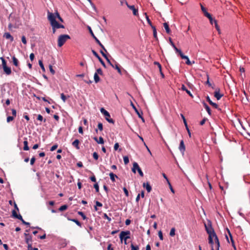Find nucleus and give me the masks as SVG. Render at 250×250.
<instances>
[{
	"label": "nucleus",
	"instance_id": "37",
	"mask_svg": "<svg viewBox=\"0 0 250 250\" xmlns=\"http://www.w3.org/2000/svg\"><path fill=\"white\" fill-rule=\"evenodd\" d=\"M175 229L174 228H172L171 229L169 235L170 236H174L175 234Z\"/></svg>",
	"mask_w": 250,
	"mask_h": 250
},
{
	"label": "nucleus",
	"instance_id": "17",
	"mask_svg": "<svg viewBox=\"0 0 250 250\" xmlns=\"http://www.w3.org/2000/svg\"><path fill=\"white\" fill-rule=\"evenodd\" d=\"M127 7L128 8L132 10L134 15L136 16L138 14V10L135 8L134 5H127Z\"/></svg>",
	"mask_w": 250,
	"mask_h": 250
},
{
	"label": "nucleus",
	"instance_id": "23",
	"mask_svg": "<svg viewBox=\"0 0 250 250\" xmlns=\"http://www.w3.org/2000/svg\"><path fill=\"white\" fill-rule=\"evenodd\" d=\"M109 175L110 176V180L112 182H114L115 181V178H118V177L116 174H114L113 172H110L109 174Z\"/></svg>",
	"mask_w": 250,
	"mask_h": 250
},
{
	"label": "nucleus",
	"instance_id": "60",
	"mask_svg": "<svg viewBox=\"0 0 250 250\" xmlns=\"http://www.w3.org/2000/svg\"><path fill=\"white\" fill-rule=\"evenodd\" d=\"M120 3L122 5H124V4H126L127 6L128 5L126 0H120Z\"/></svg>",
	"mask_w": 250,
	"mask_h": 250
},
{
	"label": "nucleus",
	"instance_id": "51",
	"mask_svg": "<svg viewBox=\"0 0 250 250\" xmlns=\"http://www.w3.org/2000/svg\"><path fill=\"white\" fill-rule=\"evenodd\" d=\"M93 157L94 158V159L95 160H98V158H99V155H98V154L96 152H94L93 153Z\"/></svg>",
	"mask_w": 250,
	"mask_h": 250
},
{
	"label": "nucleus",
	"instance_id": "40",
	"mask_svg": "<svg viewBox=\"0 0 250 250\" xmlns=\"http://www.w3.org/2000/svg\"><path fill=\"white\" fill-rule=\"evenodd\" d=\"M123 160H124V163L125 165L129 163V158L126 156H125L123 157Z\"/></svg>",
	"mask_w": 250,
	"mask_h": 250
},
{
	"label": "nucleus",
	"instance_id": "14",
	"mask_svg": "<svg viewBox=\"0 0 250 250\" xmlns=\"http://www.w3.org/2000/svg\"><path fill=\"white\" fill-rule=\"evenodd\" d=\"M24 235L25 236V241L26 243L28 244H31L30 243L32 242V237L29 234L27 233H24Z\"/></svg>",
	"mask_w": 250,
	"mask_h": 250
},
{
	"label": "nucleus",
	"instance_id": "53",
	"mask_svg": "<svg viewBox=\"0 0 250 250\" xmlns=\"http://www.w3.org/2000/svg\"><path fill=\"white\" fill-rule=\"evenodd\" d=\"M107 61V62L112 67H114V66L113 65V64L109 60V59H108V58L107 57V56H106V57L104 58Z\"/></svg>",
	"mask_w": 250,
	"mask_h": 250
},
{
	"label": "nucleus",
	"instance_id": "36",
	"mask_svg": "<svg viewBox=\"0 0 250 250\" xmlns=\"http://www.w3.org/2000/svg\"><path fill=\"white\" fill-rule=\"evenodd\" d=\"M208 243L209 244L211 245V249L213 248V246H215V242L213 241V239H212L211 238V237L210 238H208Z\"/></svg>",
	"mask_w": 250,
	"mask_h": 250
},
{
	"label": "nucleus",
	"instance_id": "25",
	"mask_svg": "<svg viewBox=\"0 0 250 250\" xmlns=\"http://www.w3.org/2000/svg\"><path fill=\"white\" fill-rule=\"evenodd\" d=\"M53 25H54V26L57 29L64 28V26L63 25L59 23L57 21H55V22L53 24Z\"/></svg>",
	"mask_w": 250,
	"mask_h": 250
},
{
	"label": "nucleus",
	"instance_id": "62",
	"mask_svg": "<svg viewBox=\"0 0 250 250\" xmlns=\"http://www.w3.org/2000/svg\"><path fill=\"white\" fill-rule=\"evenodd\" d=\"M214 26L216 30L218 31L219 33H220V30L219 27V25L217 24V22H215V24H214Z\"/></svg>",
	"mask_w": 250,
	"mask_h": 250
},
{
	"label": "nucleus",
	"instance_id": "22",
	"mask_svg": "<svg viewBox=\"0 0 250 250\" xmlns=\"http://www.w3.org/2000/svg\"><path fill=\"white\" fill-rule=\"evenodd\" d=\"M79 140L78 139H76L74 142H73L72 144L74 147H76L77 149H79Z\"/></svg>",
	"mask_w": 250,
	"mask_h": 250
},
{
	"label": "nucleus",
	"instance_id": "7",
	"mask_svg": "<svg viewBox=\"0 0 250 250\" xmlns=\"http://www.w3.org/2000/svg\"><path fill=\"white\" fill-rule=\"evenodd\" d=\"M137 170L140 175L142 177L144 176V174L141 169L139 167L138 164L136 162H134L133 164V167L132 168V171L134 173H136V170Z\"/></svg>",
	"mask_w": 250,
	"mask_h": 250
},
{
	"label": "nucleus",
	"instance_id": "63",
	"mask_svg": "<svg viewBox=\"0 0 250 250\" xmlns=\"http://www.w3.org/2000/svg\"><path fill=\"white\" fill-rule=\"evenodd\" d=\"M36 159L34 157H33L31 160H30V164L31 165H33L35 162Z\"/></svg>",
	"mask_w": 250,
	"mask_h": 250
},
{
	"label": "nucleus",
	"instance_id": "24",
	"mask_svg": "<svg viewBox=\"0 0 250 250\" xmlns=\"http://www.w3.org/2000/svg\"><path fill=\"white\" fill-rule=\"evenodd\" d=\"M94 140L97 142V143L100 144H103L104 143V140L102 137H100L99 138V140L98 138L95 137L94 138Z\"/></svg>",
	"mask_w": 250,
	"mask_h": 250
},
{
	"label": "nucleus",
	"instance_id": "31",
	"mask_svg": "<svg viewBox=\"0 0 250 250\" xmlns=\"http://www.w3.org/2000/svg\"><path fill=\"white\" fill-rule=\"evenodd\" d=\"M12 60H13V64L16 66H18L19 61H18V59L15 56H13Z\"/></svg>",
	"mask_w": 250,
	"mask_h": 250
},
{
	"label": "nucleus",
	"instance_id": "16",
	"mask_svg": "<svg viewBox=\"0 0 250 250\" xmlns=\"http://www.w3.org/2000/svg\"><path fill=\"white\" fill-rule=\"evenodd\" d=\"M214 96L217 100H219L223 97V94H221L219 92V90H218L214 92Z\"/></svg>",
	"mask_w": 250,
	"mask_h": 250
},
{
	"label": "nucleus",
	"instance_id": "27",
	"mask_svg": "<svg viewBox=\"0 0 250 250\" xmlns=\"http://www.w3.org/2000/svg\"><path fill=\"white\" fill-rule=\"evenodd\" d=\"M164 27L166 31V32L168 34H169L170 32V30L169 28V26L167 23L165 22L164 23Z\"/></svg>",
	"mask_w": 250,
	"mask_h": 250
},
{
	"label": "nucleus",
	"instance_id": "29",
	"mask_svg": "<svg viewBox=\"0 0 250 250\" xmlns=\"http://www.w3.org/2000/svg\"><path fill=\"white\" fill-rule=\"evenodd\" d=\"M23 145H24L23 149L24 150H28L29 148V147L28 146V142H27V140L24 141Z\"/></svg>",
	"mask_w": 250,
	"mask_h": 250
},
{
	"label": "nucleus",
	"instance_id": "20",
	"mask_svg": "<svg viewBox=\"0 0 250 250\" xmlns=\"http://www.w3.org/2000/svg\"><path fill=\"white\" fill-rule=\"evenodd\" d=\"M207 101L209 103V104L211 105H212L214 108H218V105L215 103H213L211 101L209 96L207 97Z\"/></svg>",
	"mask_w": 250,
	"mask_h": 250
},
{
	"label": "nucleus",
	"instance_id": "5",
	"mask_svg": "<svg viewBox=\"0 0 250 250\" xmlns=\"http://www.w3.org/2000/svg\"><path fill=\"white\" fill-rule=\"evenodd\" d=\"M130 232L129 230L122 231L120 232L119 237L122 242L124 240H127L130 238Z\"/></svg>",
	"mask_w": 250,
	"mask_h": 250
},
{
	"label": "nucleus",
	"instance_id": "28",
	"mask_svg": "<svg viewBox=\"0 0 250 250\" xmlns=\"http://www.w3.org/2000/svg\"><path fill=\"white\" fill-rule=\"evenodd\" d=\"M207 18L209 20L211 24L213 25V24H215V22H217L216 20L213 19L211 15H210V17H208Z\"/></svg>",
	"mask_w": 250,
	"mask_h": 250
},
{
	"label": "nucleus",
	"instance_id": "12",
	"mask_svg": "<svg viewBox=\"0 0 250 250\" xmlns=\"http://www.w3.org/2000/svg\"><path fill=\"white\" fill-rule=\"evenodd\" d=\"M169 43H170V45L173 47V48L175 50V52L176 53H178L179 54H180L182 52L181 50L180 49H178V48H177V47L175 46L174 43L173 42L170 38H169Z\"/></svg>",
	"mask_w": 250,
	"mask_h": 250
},
{
	"label": "nucleus",
	"instance_id": "47",
	"mask_svg": "<svg viewBox=\"0 0 250 250\" xmlns=\"http://www.w3.org/2000/svg\"><path fill=\"white\" fill-rule=\"evenodd\" d=\"M56 17L60 21H63L61 17L58 12L55 13Z\"/></svg>",
	"mask_w": 250,
	"mask_h": 250
},
{
	"label": "nucleus",
	"instance_id": "61",
	"mask_svg": "<svg viewBox=\"0 0 250 250\" xmlns=\"http://www.w3.org/2000/svg\"><path fill=\"white\" fill-rule=\"evenodd\" d=\"M154 64L157 65V66H158L160 71H161L162 67H161L160 63L157 62H154Z\"/></svg>",
	"mask_w": 250,
	"mask_h": 250
},
{
	"label": "nucleus",
	"instance_id": "33",
	"mask_svg": "<svg viewBox=\"0 0 250 250\" xmlns=\"http://www.w3.org/2000/svg\"><path fill=\"white\" fill-rule=\"evenodd\" d=\"M70 220L71 221H72V222L75 223L80 227H82V224L77 219H70Z\"/></svg>",
	"mask_w": 250,
	"mask_h": 250
},
{
	"label": "nucleus",
	"instance_id": "58",
	"mask_svg": "<svg viewBox=\"0 0 250 250\" xmlns=\"http://www.w3.org/2000/svg\"><path fill=\"white\" fill-rule=\"evenodd\" d=\"M158 235H159V237L160 240H163V236L162 232L161 230H160L158 232Z\"/></svg>",
	"mask_w": 250,
	"mask_h": 250
},
{
	"label": "nucleus",
	"instance_id": "64",
	"mask_svg": "<svg viewBox=\"0 0 250 250\" xmlns=\"http://www.w3.org/2000/svg\"><path fill=\"white\" fill-rule=\"evenodd\" d=\"M119 147V145L118 143H116L114 145V149L115 150H118V148Z\"/></svg>",
	"mask_w": 250,
	"mask_h": 250
},
{
	"label": "nucleus",
	"instance_id": "8",
	"mask_svg": "<svg viewBox=\"0 0 250 250\" xmlns=\"http://www.w3.org/2000/svg\"><path fill=\"white\" fill-rule=\"evenodd\" d=\"M47 18L51 25H53L56 21L55 13H52L49 11L47 12Z\"/></svg>",
	"mask_w": 250,
	"mask_h": 250
},
{
	"label": "nucleus",
	"instance_id": "19",
	"mask_svg": "<svg viewBox=\"0 0 250 250\" xmlns=\"http://www.w3.org/2000/svg\"><path fill=\"white\" fill-rule=\"evenodd\" d=\"M181 89L183 91H185L187 92V93L189 96H190L191 97H193V95L192 94H191V93L190 92V91L189 90H188L187 88L185 86V85L184 84H182V87H181Z\"/></svg>",
	"mask_w": 250,
	"mask_h": 250
},
{
	"label": "nucleus",
	"instance_id": "56",
	"mask_svg": "<svg viewBox=\"0 0 250 250\" xmlns=\"http://www.w3.org/2000/svg\"><path fill=\"white\" fill-rule=\"evenodd\" d=\"M123 190L125 192V194L126 197H128L129 196V193L127 190V189L125 188H123Z\"/></svg>",
	"mask_w": 250,
	"mask_h": 250
},
{
	"label": "nucleus",
	"instance_id": "41",
	"mask_svg": "<svg viewBox=\"0 0 250 250\" xmlns=\"http://www.w3.org/2000/svg\"><path fill=\"white\" fill-rule=\"evenodd\" d=\"M103 218L105 219H107L108 221V222H110L111 221V218L108 217L107 214L106 213H104L103 215Z\"/></svg>",
	"mask_w": 250,
	"mask_h": 250
},
{
	"label": "nucleus",
	"instance_id": "21",
	"mask_svg": "<svg viewBox=\"0 0 250 250\" xmlns=\"http://www.w3.org/2000/svg\"><path fill=\"white\" fill-rule=\"evenodd\" d=\"M201 10H202V12H203L204 15L207 17H210V15H211L207 12L206 8L204 7L202 4H201Z\"/></svg>",
	"mask_w": 250,
	"mask_h": 250
},
{
	"label": "nucleus",
	"instance_id": "35",
	"mask_svg": "<svg viewBox=\"0 0 250 250\" xmlns=\"http://www.w3.org/2000/svg\"><path fill=\"white\" fill-rule=\"evenodd\" d=\"M228 232L229 233V235L230 236V240H231V244H232V246L233 247L234 249L235 250H236V247L235 246V245H234V240H233V238H232V235L229 231V230H228Z\"/></svg>",
	"mask_w": 250,
	"mask_h": 250
},
{
	"label": "nucleus",
	"instance_id": "46",
	"mask_svg": "<svg viewBox=\"0 0 250 250\" xmlns=\"http://www.w3.org/2000/svg\"><path fill=\"white\" fill-rule=\"evenodd\" d=\"M115 68L117 71H118V72L119 73H120V74H121V70L120 69V68L119 67V66H118V64H116L115 65V66L114 67Z\"/></svg>",
	"mask_w": 250,
	"mask_h": 250
},
{
	"label": "nucleus",
	"instance_id": "18",
	"mask_svg": "<svg viewBox=\"0 0 250 250\" xmlns=\"http://www.w3.org/2000/svg\"><path fill=\"white\" fill-rule=\"evenodd\" d=\"M143 187L146 188L148 192H150L152 189L151 186L148 182L144 183L143 184Z\"/></svg>",
	"mask_w": 250,
	"mask_h": 250
},
{
	"label": "nucleus",
	"instance_id": "15",
	"mask_svg": "<svg viewBox=\"0 0 250 250\" xmlns=\"http://www.w3.org/2000/svg\"><path fill=\"white\" fill-rule=\"evenodd\" d=\"M3 37L6 39L9 40L10 42H12L14 41V38L11 35L10 33L6 32L3 35Z\"/></svg>",
	"mask_w": 250,
	"mask_h": 250
},
{
	"label": "nucleus",
	"instance_id": "6",
	"mask_svg": "<svg viewBox=\"0 0 250 250\" xmlns=\"http://www.w3.org/2000/svg\"><path fill=\"white\" fill-rule=\"evenodd\" d=\"M12 215H13V216L14 218L20 220L21 221L22 224H24L25 225H27V226H29L30 225V223H29L25 221L23 219V218H22V216H21V214H18L17 213V212H16V210H15V209L13 210V211H12Z\"/></svg>",
	"mask_w": 250,
	"mask_h": 250
},
{
	"label": "nucleus",
	"instance_id": "44",
	"mask_svg": "<svg viewBox=\"0 0 250 250\" xmlns=\"http://www.w3.org/2000/svg\"><path fill=\"white\" fill-rule=\"evenodd\" d=\"M78 213L79 215H81L82 217V218L83 220H85L86 219V216L84 215V214L83 212L79 211L78 212Z\"/></svg>",
	"mask_w": 250,
	"mask_h": 250
},
{
	"label": "nucleus",
	"instance_id": "2",
	"mask_svg": "<svg viewBox=\"0 0 250 250\" xmlns=\"http://www.w3.org/2000/svg\"><path fill=\"white\" fill-rule=\"evenodd\" d=\"M70 39V37L68 35L62 34L59 36L58 39V46L59 47H62L67 40Z\"/></svg>",
	"mask_w": 250,
	"mask_h": 250
},
{
	"label": "nucleus",
	"instance_id": "45",
	"mask_svg": "<svg viewBox=\"0 0 250 250\" xmlns=\"http://www.w3.org/2000/svg\"><path fill=\"white\" fill-rule=\"evenodd\" d=\"M14 118L13 116H8L7 117V120H6L7 122L9 123V122L12 121L14 120Z\"/></svg>",
	"mask_w": 250,
	"mask_h": 250
},
{
	"label": "nucleus",
	"instance_id": "3",
	"mask_svg": "<svg viewBox=\"0 0 250 250\" xmlns=\"http://www.w3.org/2000/svg\"><path fill=\"white\" fill-rule=\"evenodd\" d=\"M101 112L104 115L105 120L109 123L114 124V121L110 118L109 112L103 107L100 109Z\"/></svg>",
	"mask_w": 250,
	"mask_h": 250
},
{
	"label": "nucleus",
	"instance_id": "26",
	"mask_svg": "<svg viewBox=\"0 0 250 250\" xmlns=\"http://www.w3.org/2000/svg\"><path fill=\"white\" fill-rule=\"evenodd\" d=\"M89 31H90V33L91 35V36H92V37L94 39V40H95L96 42L98 44L99 42H100V41L97 38V37L94 35V33H93L90 27H89Z\"/></svg>",
	"mask_w": 250,
	"mask_h": 250
},
{
	"label": "nucleus",
	"instance_id": "34",
	"mask_svg": "<svg viewBox=\"0 0 250 250\" xmlns=\"http://www.w3.org/2000/svg\"><path fill=\"white\" fill-rule=\"evenodd\" d=\"M205 108L209 115L211 114V110L210 107L206 104H204Z\"/></svg>",
	"mask_w": 250,
	"mask_h": 250
},
{
	"label": "nucleus",
	"instance_id": "42",
	"mask_svg": "<svg viewBox=\"0 0 250 250\" xmlns=\"http://www.w3.org/2000/svg\"><path fill=\"white\" fill-rule=\"evenodd\" d=\"M27 249L28 250H38L37 248H33L31 244H28Z\"/></svg>",
	"mask_w": 250,
	"mask_h": 250
},
{
	"label": "nucleus",
	"instance_id": "52",
	"mask_svg": "<svg viewBox=\"0 0 250 250\" xmlns=\"http://www.w3.org/2000/svg\"><path fill=\"white\" fill-rule=\"evenodd\" d=\"M21 41L22 43L24 44H26L27 43L26 38L24 36H22L21 37Z\"/></svg>",
	"mask_w": 250,
	"mask_h": 250
},
{
	"label": "nucleus",
	"instance_id": "38",
	"mask_svg": "<svg viewBox=\"0 0 250 250\" xmlns=\"http://www.w3.org/2000/svg\"><path fill=\"white\" fill-rule=\"evenodd\" d=\"M67 208V206L66 205H62L61 207H60V208H59V210L61 211H62L66 209Z\"/></svg>",
	"mask_w": 250,
	"mask_h": 250
},
{
	"label": "nucleus",
	"instance_id": "49",
	"mask_svg": "<svg viewBox=\"0 0 250 250\" xmlns=\"http://www.w3.org/2000/svg\"><path fill=\"white\" fill-rule=\"evenodd\" d=\"M98 129L100 130V131H102L103 130V124L102 123H98Z\"/></svg>",
	"mask_w": 250,
	"mask_h": 250
},
{
	"label": "nucleus",
	"instance_id": "59",
	"mask_svg": "<svg viewBox=\"0 0 250 250\" xmlns=\"http://www.w3.org/2000/svg\"><path fill=\"white\" fill-rule=\"evenodd\" d=\"M12 114L13 115L12 116L14 117V118L16 117L17 115V111L15 109H12Z\"/></svg>",
	"mask_w": 250,
	"mask_h": 250
},
{
	"label": "nucleus",
	"instance_id": "11",
	"mask_svg": "<svg viewBox=\"0 0 250 250\" xmlns=\"http://www.w3.org/2000/svg\"><path fill=\"white\" fill-rule=\"evenodd\" d=\"M205 227L206 230L208 234H210V233L214 232V229L212 228L210 224H208V225L205 224Z\"/></svg>",
	"mask_w": 250,
	"mask_h": 250
},
{
	"label": "nucleus",
	"instance_id": "30",
	"mask_svg": "<svg viewBox=\"0 0 250 250\" xmlns=\"http://www.w3.org/2000/svg\"><path fill=\"white\" fill-rule=\"evenodd\" d=\"M151 27L153 29V36H154V38L157 39V31H156V29L155 27L153 25H151Z\"/></svg>",
	"mask_w": 250,
	"mask_h": 250
},
{
	"label": "nucleus",
	"instance_id": "32",
	"mask_svg": "<svg viewBox=\"0 0 250 250\" xmlns=\"http://www.w3.org/2000/svg\"><path fill=\"white\" fill-rule=\"evenodd\" d=\"M94 79L95 82L96 83H97L98 82H99L100 81V78L98 76L97 73H95L94 74Z\"/></svg>",
	"mask_w": 250,
	"mask_h": 250
},
{
	"label": "nucleus",
	"instance_id": "13",
	"mask_svg": "<svg viewBox=\"0 0 250 250\" xmlns=\"http://www.w3.org/2000/svg\"><path fill=\"white\" fill-rule=\"evenodd\" d=\"M179 149L181 152L183 154L185 150V146L183 140L180 141Z\"/></svg>",
	"mask_w": 250,
	"mask_h": 250
},
{
	"label": "nucleus",
	"instance_id": "1",
	"mask_svg": "<svg viewBox=\"0 0 250 250\" xmlns=\"http://www.w3.org/2000/svg\"><path fill=\"white\" fill-rule=\"evenodd\" d=\"M210 237L212 239H214L215 241V246H213L212 250H219L220 243L215 231L208 234V238H210Z\"/></svg>",
	"mask_w": 250,
	"mask_h": 250
},
{
	"label": "nucleus",
	"instance_id": "43",
	"mask_svg": "<svg viewBox=\"0 0 250 250\" xmlns=\"http://www.w3.org/2000/svg\"><path fill=\"white\" fill-rule=\"evenodd\" d=\"M94 188H95L96 191L97 192H98L99 191V187L97 183L94 184Z\"/></svg>",
	"mask_w": 250,
	"mask_h": 250
},
{
	"label": "nucleus",
	"instance_id": "39",
	"mask_svg": "<svg viewBox=\"0 0 250 250\" xmlns=\"http://www.w3.org/2000/svg\"><path fill=\"white\" fill-rule=\"evenodd\" d=\"M39 65L40 66L42 70V71H45V68H44V65H43L42 61L39 60Z\"/></svg>",
	"mask_w": 250,
	"mask_h": 250
},
{
	"label": "nucleus",
	"instance_id": "9",
	"mask_svg": "<svg viewBox=\"0 0 250 250\" xmlns=\"http://www.w3.org/2000/svg\"><path fill=\"white\" fill-rule=\"evenodd\" d=\"M92 52L93 54L99 60V62H101V63L102 64V65L105 67L106 65L102 59L100 57V56L98 55V54L94 50H92Z\"/></svg>",
	"mask_w": 250,
	"mask_h": 250
},
{
	"label": "nucleus",
	"instance_id": "48",
	"mask_svg": "<svg viewBox=\"0 0 250 250\" xmlns=\"http://www.w3.org/2000/svg\"><path fill=\"white\" fill-rule=\"evenodd\" d=\"M61 98L63 102H65L66 98L63 93L61 94Z\"/></svg>",
	"mask_w": 250,
	"mask_h": 250
},
{
	"label": "nucleus",
	"instance_id": "4",
	"mask_svg": "<svg viewBox=\"0 0 250 250\" xmlns=\"http://www.w3.org/2000/svg\"><path fill=\"white\" fill-rule=\"evenodd\" d=\"M0 59L2 62V66L4 73L6 75H9L11 73V68L7 66L6 61L3 58L1 57L0 58Z\"/></svg>",
	"mask_w": 250,
	"mask_h": 250
},
{
	"label": "nucleus",
	"instance_id": "54",
	"mask_svg": "<svg viewBox=\"0 0 250 250\" xmlns=\"http://www.w3.org/2000/svg\"><path fill=\"white\" fill-rule=\"evenodd\" d=\"M181 116L182 119L183 120V121H184V123L185 124V126H187L188 125H187V123L186 120V119L185 118V116L182 114H181Z\"/></svg>",
	"mask_w": 250,
	"mask_h": 250
},
{
	"label": "nucleus",
	"instance_id": "55",
	"mask_svg": "<svg viewBox=\"0 0 250 250\" xmlns=\"http://www.w3.org/2000/svg\"><path fill=\"white\" fill-rule=\"evenodd\" d=\"M58 147V145H53L50 148V151H54L56 149V148Z\"/></svg>",
	"mask_w": 250,
	"mask_h": 250
},
{
	"label": "nucleus",
	"instance_id": "50",
	"mask_svg": "<svg viewBox=\"0 0 250 250\" xmlns=\"http://www.w3.org/2000/svg\"><path fill=\"white\" fill-rule=\"evenodd\" d=\"M131 250H139L138 246H135L132 244L131 245Z\"/></svg>",
	"mask_w": 250,
	"mask_h": 250
},
{
	"label": "nucleus",
	"instance_id": "57",
	"mask_svg": "<svg viewBox=\"0 0 250 250\" xmlns=\"http://www.w3.org/2000/svg\"><path fill=\"white\" fill-rule=\"evenodd\" d=\"M49 67V70H50V72L52 73V74H53V75L55 73V71L53 69L52 66L50 65Z\"/></svg>",
	"mask_w": 250,
	"mask_h": 250
},
{
	"label": "nucleus",
	"instance_id": "10",
	"mask_svg": "<svg viewBox=\"0 0 250 250\" xmlns=\"http://www.w3.org/2000/svg\"><path fill=\"white\" fill-rule=\"evenodd\" d=\"M179 55L180 56V57H181L182 59L186 60V63L187 64L189 65H191L192 63H194V61H193L192 62H191L190 61L188 57L187 56L184 55L183 54V53H182V52L179 54Z\"/></svg>",
	"mask_w": 250,
	"mask_h": 250
}]
</instances>
